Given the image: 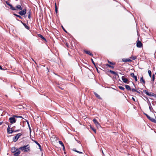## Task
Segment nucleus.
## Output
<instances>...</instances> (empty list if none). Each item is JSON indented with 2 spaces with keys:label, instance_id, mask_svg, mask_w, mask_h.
<instances>
[{
  "label": "nucleus",
  "instance_id": "obj_27",
  "mask_svg": "<svg viewBox=\"0 0 156 156\" xmlns=\"http://www.w3.org/2000/svg\"><path fill=\"white\" fill-rule=\"evenodd\" d=\"M13 15H14V16L19 18H20L21 19H22V17L20 16L19 15H17L15 13H14L13 14Z\"/></svg>",
  "mask_w": 156,
  "mask_h": 156
},
{
  "label": "nucleus",
  "instance_id": "obj_36",
  "mask_svg": "<svg viewBox=\"0 0 156 156\" xmlns=\"http://www.w3.org/2000/svg\"><path fill=\"white\" fill-rule=\"evenodd\" d=\"M55 11L56 13H57L58 12V10L56 3H55Z\"/></svg>",
  "mask_w": 156,
  "mask_h": 156
},
{
  "label": "nucleus",
  "instance_id": "obj_52",
  "mask_svg": "<svg viewBox=\"0 0 156 156\" xmlns=\"http://www.w3.org/2000/svg\"><path fill=\"white\" fill-rule=\"evenodd\" d=\"M2 122H0V125H1L2 124Z\"/></svg>",
  "mask_w": 156,
  "mask_h": 156
},
{
  "label": "nucleus",
  "instance_id": "obj_28",
  "mask_svg": "<svg viewBox=\"0 0 156 156\" xmlns=\"http://www.w3.org/2000/svg\"><path fill=\"white\" fill-rule=\"evenodd\" d=\"M105 66H108L110 68H111L112 69H113L114 68V66H111L108 64H105Z\"/></svg>",
  "mask_w": 156,
  "mask_h": 156
},
{
  "label": "nucleus",
  "instance_id": "obj_42",
  "mask_svg": "<svg viewBox=\"0 0 156 156\" xmlns=\"http://www.w3.org/2000/svg\"><path fill=\"white\" fill-rule=\"evenodd\" d=\"M62 29H63V30H64V31L66 33H67V31H66V30L65 29V28H64V27L62 26Z\"/></svg>",
  "mask_w": 156,
  "mask_h": 156
},
{
  "label": "nucleus",
  "instance_id": "obj_38",
  "mask_svg": "<svg viewBox=\"0 0 156 156\" xmlns=\"http://www.w3.org/2000/svg\"><path fill=\"white\" fill-rule=\"evenodd\" d=\"M91 61L93 63V64L94 65V66H96L95 63L94 62V61L93 59L91 58Z\"/></svg>",
  "mask_w": 156,
  "mask_h": 156
},
{
  "label": "nucleus",
  "instance_id": "obj_10",
  "mask_svg": "<svg viewBox=\"0 0 156 156\" xmlns=\"http://www.w3.org/2000/svg\"><path fill=\"white\" fill-rule=\"evenodd\" d=\"M17 20L19 21H20V22L23 24V25L25 27L27 30H29L30 28V27L27 26L25 23L23 22L22 21H20L17 19Z\"/></svg>",
  "mask_w": 156,
  "mask_h": 156
},
{
  "label": "nucleus",
  "instance_id": "obj_51",
  "mask_svg": "<svg viewBox=\"0 0 156 156\" xmlns=\"http://www.w3.org/2000/svg\"><path fill=\"white\" fill-rule=\"evenodd\" d=\"M95 67L96 68V69H97V71H98V68H97V67H96V66H95Z\"/></svg>",
  "mask_w": 156,
  "mask_h": 156
},
{
  "label": "nucleus",
  "instance_id": "obj_26",
  "mask_svg": "<svg viewBox=\"0 0 156 156\" xmlns=\"http://www.w3.org/2000/svg\"><path fill=\"white\" fill-rule=\"evenodd\" d=\"M110 72L111 73H112V74H114L115 75H117V73L115 72V71H112V70H110Z\"/></svg>",
  "mask_w": 156,
  "mask_h": 156
},
{
  "label": "nucleus",
  "instance_id": "obj_32",
  "mask_svg": "<svg viewBox=\"0 0 156 156\" xmlns=\"http://www.w3.org/2000/svg\"><path fill=\"white\" fill-rule=\"evenodd\" d=\"M155 75L154 74H153L152 76V81L154 82L155 80Z\"/></svg>",
  "mask_w": 156,
  "mask_h": 156
},
{
  "label": "nucleus",
  "instance_id": "obj_43",
  "mask_svg": "<svg viewBox=\"0 0 156 156\" xmlns=\"http://www.w3.org/2000/svg\"><path fill=\"white\" fill-rule=\"evenodd\" d=\"M0 69L2 70H5V69H3L0 65Z\"/></svg>",
  "mask_w": 156,
  "mask_h": 156
},
{
  "label": "nucleus",
  "instance_id": "obj_54",
  "mask_svg": "<svg viewBox=\"0 0 156 156\" xmlns=\"http://www.w3.org/2000/svg\"><path fill=\"white\" fill-rule=\"evenodd\" d=\"M79 152V151H76V152H77V153H78Z\"/></svg>",
  "mask_w": 156,
  "mask_h": 156
},
{
  "label": "nucleus",
  "instance_id": "obj_41",
  "mask_svg": "<svg viewBox=\"0 0 156 156\" xmlns=\"http://www.w3.org/2000/svg\"><path fill=\"white\" fill-rule=\"evenodd\" d=\"M12 131H13V132H18L19 131V130L18 129V130H14L13 129H12Z\"/></svg>",
  "mask_w": 156,
  "mask_h": 156
},
{
  "label": "nucleus",
  "instance_id": "obj_5",
  "mask_svg": "<svg viewBox=\"0 0 156 156\" xmlns=\"http://www.w3.org/2000/svg\"><path fill=\"white\" fill-rule=\"evenodd\" d=\"M15 117H10L9 119V121L11 124L15 123L16 119L14 118Z\"/></svg>",
  "mask_w": 156,
  "mask_h": 156
},
{
  "label": "nucleus",
  "instance_id": "obj_9",
  "mask_svg": "<svg viewBox=\"0 0 156 156\" xmlns=\"http://www.w3.org/2000/svg\"><path fill=\"white\" fill-rule=\"evenodd\" d=\"M12 128H10V127L8 126L7 128V133L9 134H11L13 133V131H12Z\"/></svg>",
  "mask_w": 156,
  "mask_h": 156
},
{
  "label": "nucleus",
  "instance_id": "obj_53",
  "mask_svg": "<svg viewBox=\"0 0 156 156\" xmlns=\"http://www.w3.org/2000/svg\"><path fill=\"white\" fill-rule=\"evenodd\" d=\"M59 88H61L62 90H63V89L62 88L60 87H59Z\"/></svg>",
  "mask_w": 156,
  "mask_h": 156
},
{
  "label": "nucleus",
  "instance_id": "obj_44",
  "mask_svg": "<svg viewBox=\"0 0 156 156\" xmlns=\"http://www.w3.org/2000/svg\"><path fill=\"white\" fill-rule=\"evenodd\" d=\"M28 17L29 19H30L31 17V15H28Z\"/></svg>",
  "mask_w": 156,
  "mask_h": 156
},
{
  "label": "nucleus",
  "instance_id": "obj_33",
  "mask_svg": "<svg viewBox=\"0 0 156 156\" xmlns=\"http://www.w3.org/2000/svg\"><path fill=\"white\" fill-rule=\"evenodd\" d=\"M59 143L62 147L64 146V145L63 143L61 141H58Z\"/></svg>",
  "mask_w": 156,
  "mask_h": 156
},
{
  "label": "nucleus",
  "instance_id": "obj_58",
  "mask_svg": "<svg viewBox=\"0 0 156 156\" xmlns=\"http://www.w3.org/2000/svg\"><path fill=\"white\" fill-rule=\"evenodd\" d=\"M32 140L34 141V140Z\"/></svg>",
  "mask_w": 156,
  "mask_h": 156
},
{
  "label": "nucleus",
  "instance_id": "obj_22",
  "mask_svg": "<svg viewBox=\"0 0 156 156\" xmlns=\"http://www.w3.org/2000/svg\"><path fill=\"white\" fill-rule=\"evenodd\" d=\"M125 87L128 90H131L130 87L128 85H125Z\"/></svg>",
  "mask_w": 156,
  "mask_h": 156
},
{
  "label": "nucleus",
  "instance_id": "obj_46",
  "mask_svg": "<svg viewBox=\"0 0 156 156\" xmlns=\"http://www.w3.org/2000/svg\"><path fill=\"white\" fill-rule=\"evenodd\" d=\"M132 99L133 100V101H135V98H133V97L132 98Z\"/></svg>",
  "mask_w": 156,
  "mask_h": 156
},
{
  "label": "nucleus",
  "instance_id": "obj_30",
  "mask_svg": "<svg viewBox=\"0 0 156 156\" xmlns=\"http://www.w3.org/2000/svg\"><path fill=\"white\" fill-rule=\"evenodd\" d=\"M148 74L149 75V76L150 77H151V70H148Z\"/></svg>",
  "mask_w": 156,
  "mask_h": 156
},
{
  "label": "nucleus",
  "instance_id": "obj_39",
  "mask_svg": "<svg viewBox=\"0 0 156 156\" xmlns=\"http://www.w3.org/2000/svg\"><path fill=\"white\" fill-rule=\"evenodd\" d=\"M130 58L132 59L133 60H135L136 58V56H133Z\"/></svg>",
  "mask_w": 156,
  "mask_h": 156
},
{
  "label": "nucleus",
  "instance_id": "obj_20",
  "mask_svg": "<svg viewBox=\"0 0 156 156\" xmlns=\"http://www.w3.org/2000/svg\"><path fill=\"white\" fill-rule=\"evenodd\" d=\"M34 142L37 145V146H38L40 149L41 150V145H40V144L36 141V140H34Z\"/></svg>",
  "mask_w": 156,
  "mask_h": 156
},
{
  "label": "nucleus",
  "instance_id": "obj_2",
  "mask_svg": "<svg viewBox=\"0 0 156 156\" xmlns=\"http://www.w3.org/2000/svg\"><path fill=\"white\" fill-rule=\"evenodd\" d=\"M19 149L27 152L30 150V147L29 146V145H27L20 147Z\"/></svg>",
  "mask_w": 156,
  "mask_h": 156
},
{
  "label": "nucleus",
  "instance_id": "obj_12",
  "mask_svg": "<svg viewBox=\"0 0 156 156\" xmlns=\"http://www.w3.org/2000/svg\"><path fill=\"white\" fill-rule=\"evenodd\" d=\"M142 44L139 41H138L136 43V46L138 48H141L142 46Z\"/></svg>",
  "mask_w": 156,
  "mask_h": 156
},
{
  "label": "nucleus",
  "instance_id": "obj_4",
  "mask_svg": "<svg viewBox=\"0 0 156 156\" xmlns=\"http://www.w3.org/2000/svg\"><path fill=\"white\" fill-rule=\"evenodd\" d=\"M22 135L21 133H19L17 134L13 138V141L14 142H16L20 136Z\"/></svg>",
  "mask_w": 156,
  "mask_h": 156
},
{
  "label": "nucleus",
  "instance_id": "obj_16",
  "mask_svg": "<svg viewBox=\"0 0 156 156\" xmlns=\"http://www.w3.org/2000/svg\"><path fill=\"white\" fill-rule=\"evenodd\" d=\"M148 105L149 106V108L151 112H153L154 110L151 105V104L149 101H148Z\"/></svg>",
  "mask_w": 156,
  "mask_h": 156
},
{
  "label": "nucleus",
  "instance_id": "obj_11",
  "mask_svg": "<svg viewBox=\"0 0 156 156\" xmlns=\"http://www.w3.org/2000/svg\"><path fill=\"white\" fill-rule=\"evenodd\" d=\"M83 51L87 54L89 55L90 56H92L93 55V54L90 52L89 51H87L86 50H84Z\"/></svg>",
  "mask_w": 156,
  "mask_h": 156
},
{
  "label": "nucleus",
  "instance_id": "obj_55",
  "mask_svg": "<svg viewBox=\"0 0 156 156\" xmlns=\"http://www.w3.org/2000/svg\"><path fill=\"white\" fill-rule=\"evenodd\" d=\"M146 98L147 99V100H148V98L147 97H146Z\"/></svg>",
  "mask_w": 156,
  "mask_h": 156
},
{
  "label": "nucleus",
  "instance_id": "obj_34",
  "mask_svg": "<svg viewBox=\"0 0 156 156\" xmlns=\"http://www.w3.org/2000/svg\"><path fill=\"white\" fill-rule=\"evenodd\" d=\"M31 11L30 9H29L28 11L27 12V14L28 15H31Z\"/></svg>",
  "mask_w": 156,
  "mask_h": 156
},
{
  "label": "nucleus",
  "instance_id": "obj_17",
  "mask_svg": "<svg viewBox=\"0 0 156 156\" xmlns=\"http://www.w3.org/2000/svg\"><path fill=\"white\" fill-rule=\"evenodd\" d=\"M122 61L124 62H130L132 61V60L130 59L129 58H123L122 59Z\"/></svg>",
  "mask_w": 156,
  "mask_h": 156
},
{
  "label": "nucleus",
  "instance_id": "obj_37",
  "mask_svg": "<svg viewBox=\"0 0 156 156\" xmlns=\"http://www.w3.org/2000/svg\"><path fill=\"white\" fill-rule=\"evenodd\" d=\"M26 122H27V124H28V125L29 127V128L30 129V130L31 131V129H30V124H29V122L28 121V120H26Z\"/></svg>",
  "mask_w": 156,
  "mask_h": 156
},
{
  "label": "nucleus",
  "instance_id": "obj_25",
  "mask_svg": "<svg viewBox=\"0 0 156 156\" xmlns=\"http://www.w3.org/2000/svg\"><path fill=\"white\" fill-rule=\"evenodd\" d=\"M90 128L94 132V133H96V129L94 128V127L92 126L91 125L90 126Z\"/></svg>",
  "mask_w": 156,
  "mask_h": 156
},
{
  "label": "nucleus",
  "instance_id": "obj_18",
  "mask_svg": "<svg viewBox=\"0 0 156 156\" xmlns=\"http://www.w3.org/2000/svg\"><path fill=\"white\" fill-rule=\"evenodd\" d=\"M94 94L95 95V96L98 98L99 99L101 100L102 98L100 97V95H99L97 93L94 92Z\"/></svg>",
  "mask_w": 156,
  "mask_h": 156
},
{
  "label": "nucleus",
  "instance_id": "obj_50",
  "mask_svg": "<svg viewBox=\"0 0 156 156\" xmlns=\"http://www.w3.org/2000/svg\"><path fill=\"white\" fill-rule=\"evenodd\" d=\"M73 150L75 152H76V151H77V150H76L75 149H74Z\"/></svg>",
  "mask_w": 156,
  "mask_h": 156
},
{
  "label": "nucleus",
  "instance_id": "obj_14",
  "mask_svg": "<svg viewBox=\"0 0 156 156\" xmlns=\"http://www.w3.org/2000/svg\"><path fill=\"white\" fill-rule=\"evenodd\" d=\"M130 75L131 77L135 79V81H137V76H134L133 73H131L130 74Z\"/></svg>",
  "mask_w": 156,
  "mask_h": 156
},
{
  "label": "nucleus",
  "instance_id": "obj_1",
  "mask_svg": "<svg viewBox=\"0 0 156 156\" xmlns=\"http://www.w3.org/2000/svg\"><path fill=\"white\" fill-rule=\"evenodd\" d=\"M143 92L147 96L151 97L153 96L155 98H156V94L152 92L149 93L147 90H144Z\"/></svg>",
  "mask_w": 156,
  "mask_h": 156
},
{
  "label": "nucleus",
  "instance_id": "obj_15",
  "mask_svg": "<svg viewBox=\"0 0 156 156\" xmlns=\"http://www.w3.org/2000/svg\"><path fill=\"white\" fill-rule=\"evenodd\" d=\"M17 150H18V149L16 148L15 147H13L11 149V151L12 153H15L17 151Z\"/></svg>",
  "mask_w": 156,
  "mask_h": 156
},
{
  "label": "nucleus",
  "instance_id": "obj_45",
  "mask_svg": "<svg viewBox=\"0 0 156 156\" xmlns=\"http://www.w3.org/2000/svg\"><path fill=\"white\" fill-rule=\"evenodd\" d=\"M136 92L138 93L139 94H140V92L139 91L137 90Z\"/></svg>",
  "mask_w": 156,
  "mask_h": 156
},
{
  "label": "nucleus",
  "instance_id": "obj_8",
  "mask_svg": "<svg viewBox=\"0 0 156 156\" xmlns=\"http://www.w3.org/2000/svg\"><path fill=\"white\" fill-rule=\"evenodd\" d=\"M93 121L98 128L100 127H101L99 123L96 119H94L93 120Z\"/></svg>",
  "mask_w": 156,
  "mask_h": 156
},
{
  "label": "nucleus",
  "instance_id": "obj_21",
  "mask_svg": "<svg viewBox=\"0 0 156 156\" xmlns=\"http://www.w3.org/2000/svg\"><path fill=\"white\" fill-rule=\"evenodd\" d=\"M38 36L39 37L41 38L42 40H44L46 42H47L46 39L41 34H38Z\"/></svg>",
  "mask_w": 156,
  "mask_h": 156
},
{
  "label": "nucleus",
  "instance_id": "obj_7",
  "mask_svg": "<svg viewBox=\"0 0 156 156\" xmlns=\"http://www.w3.org/2000/svg\"><path fill=\"white\" fill-rule=\"evenodd\" d=\"M18 13L21 16H23L25 15L27 12V10L26 9H24L23 10H21Z\"/></svg>",
  "mask_w": 156,
  "mask_h": 156
},
{
  "label": "nucleus",
  "instance_id": "obj_3",
  "mask_svg": "<svg viewBox=\"0 0 156 156\" xmlns=\"http://www.w3.org/2000/svg\"><path fill=\"white\" fill-rule=\"evenodd\" d=\"M144 114L145 115L147 118L151 122L156 123V119H155L154 118H153L151 117L149 115H148L147 114H146V113H144Z\"/></svg>",
  "mask_w": 156,
  "mask_h": 156
},
{
  "label": "nucleus",
  "instance_id": "obj_31",
  "mask_svg": "<svg viewBox=\"0 0 156 156\" xmlns=\"http://www.w3.org/2000/svg\"><path fill=\"white\" fill-rule=\"evenodd\" d=\"M119 88L120 90H125L124 88V87H122V86H119Z\"/></svg>",
  "mask_w": 156,
  "mask_h": 156
},
{
  "label": "nucleus",
  "instance_id": "obj_48",
  "mask_svg": "<svg viewBox=\"0 0 156 156\" xmlns=\"http://www.w3.org/2000/svg\"><path fill=\"white\" fill-rule=\"evenodd\" d=\"M80 154H83V153L82 152H81V151H79L78 152Z\"/></svg>",
  "mask_w": 156,
  "mask_h": 156
},
{
  "label": "nucleus",
  "instance_id": "obj_19",
  "mask_svg": "<svg viewBox=\"0 0 156 156\" xmlns=\"http://www.w3.org/2000/svg\"><path fill=\"white\" fill-rule=\"evenodd\" d=\"M20 151H19V150L18 149V150H17V151L14 153V155L15 156H18L20 154Z\"/></svg>",
  "mask_w": 156,
  "mask_h": 156
},
{
  "label": "nucleus",
  "instance_id": "obj_35",
  "mask_svg": "<svg viewBox=\"0 0 156 156\" xmlns=\"http://www.w3.org/2000/svg\"><path fill=\"white\" fill-rule=\"evenodd\" d=\"M108 62L110 64H111L112 65H114L115 64V63H113V62H111L110 61H109V60H108Z\"/></svg>",
  "mask_w": 156,
  "mask_h": 156
},
{
  "label": "nucleus",
  "instance_id": "obj_57",
  "mask_svg": "<svg viewBox=\"0 0 156 156\" xmlns=\"http://www.w3.org/2000/svg\"><path fill=\"white\" fill-rule=\"evenodd\" d=\"M102 153L103 154H104L103 152L102 151Z\"/></svg>",
  "mask_w": 156,
  "mask_h": 156
},
{
  "label": "nucleus",
  "instance_id": "obj_40",
  "mask_svg": "<svg viewBox=\"0 0 156 156\" xmlns=\"http://www.w3.org/2000/svg\"><path fill=\"white\" fill-rule=\"evenodd\" d=\"M131 90H132L133 92H136L137 90L134 88H132Z\"/></svg>",
  "mask_w": 156,
  "mask_h": 156
},
{
  "label": "nucleus",
  "instance_id": "obj_47",
  "mask_svg": "<svg viewBox=\"0 0 156 156\" xmlns=\"http://www.w3.org/2000/svg\"><path fill=\"white\" fill-rule=\"evenodd\" d=\"M66 46L67 47H69V44H68L66 43Z\"/></svg>",
  "mask_w": 156,
  "mask_h": 156
},
{
  "label": "nucleus",
  "instance_id": "obj_29",
  "mask_svg": "<svg viewBox=\"0 0 156 156\" xmlns=\"http://www.w3.org/2000/svg\"><path fill=\"white\" fill-rule=\"evenodd\" d=\"M13 116L15 117L16 118H21L23 119V118L22 116H21L14 115Z\"/></svg>",
  "mask_w": 156,
  "mask_h": 156
},
{
  "label": "nucleus",
  "instance_id": "obj_6",
  "mask_svg": "<svg viewBox=\"0 0 156 156\" xmlns=\"http://www.w3.org/2000/svg\"><path fill=\"white\" fill-rule=\"evenodd\" d=\"M6 4L8 5L10 7V8L12 10H16L17 9L15 7H13L12 5L10 4L9 2L8 1H6L5 2Z\"/></svg>",
  "mask_w": 156,
  "mask_h": 156
},
{
  "label": "nucleus",
  "instance_id": "obj_56",
  "mask_svg": "<svg viewBox=\"0 0 156 156\" xmlns=\"http://www.w3.org/2000/svg\"><path fill=\"white\" fill-rule=\"evenodd\" d=\"M32 60H33V61H34V60L33 58H32Z\"/></svg>",
  "mask_w": 156,
  "mask_h": 156
},
{
  "label": "nucleus",
  "instance_id": "obj_24",
  "mask_svg": "<svg viewBox=\"0 0 156 156\" xmlns=\"http://www.w3.org/2000/svg\"><path fill=\"white\" fill-rule=\"evenodd\" d=\"M16 8L17 9L20 10H22V8L20 5H17L16 6Z\"/></svg>",
  "mask_w": 156,
  "mask_h": 156
},
{
  "label": "nucleus",
  "instance_id": "obj_23",
  "mask_svg": "<svg viewBox=\"0 0 156 156\" xmlns=\"http://www.w3.org/2000/svg\"><path fill=\"white\" fill-rule=\"evenodd\" d=\"M140 82L141 83H143L144 84L145 83V81L144 80V79L143 77L142 76L140 79Z\"/></svg>",
  "mask_w": 156,
  "mask_h": 156
},
{
  "label": "nucleus",
  "instance_id": "obj_13",
  "mask_svg": "<svg viewBox=\"0 0 156 156\" xmlns=\"http://www.w3.org/2000/svg\"><path fill=\"white\" fill-rule=\"evenodd\" d=\"M122 79L123 81L126 83H128V80L126 78H125L124 76H122Z\"/></svg>",
  "mask_w": 156,
  "mask_h": 156
},
{
  "label": "nucleus",
  "instance_id": "obj_49",
  "mask_svg": "<svg viewBox=\"0 0 156 156\" xmlns=\"http://www.w3.org/2000/svg\"><path fill=\"white\" fill-rule=\"evenodd\" d=\"M62 147H63V150L64 151L65 150V146H62Z\"/></svg>",
  "mask_w": 156,
  "mask_h": 156
}]
</instances>
